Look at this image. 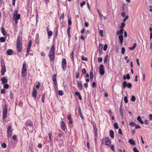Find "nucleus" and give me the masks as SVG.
Returning a JSON list of instances; mask_svg holds the SVG:
<instances>
[{"instance_id": "nucleus-1", "label": "nucleus", "mask_w": 152, "mask_h": 152, "mask_svg": "<svg viewBox=\"0 0 152 152\" xmlns=\"http://www.w3.org/2000/svg\"><path fill=\"white\" fill-rule=\"evenodd\" d=\"M55 46L53 45L51 46L50 50L49 53V56L50 59L53 61L55 59Z\"/></svg>"}, {"instance_id": "nucleus-2", "label": "nucleus", "mask_w": 152, "mask_h": 152, "mask_svg": "<svg viewBox=\"0 0 152 152\" xmlns=\"http://www.w3.org/2000/svg\"><path fill=\"white\" fill-rule=\"evenodd\" d=\"M124 32V29H121L119 31H118L116 32L117 35H119L118 36V38L120 40V44L121 45H122V44L123 42L124 37L122 34Z\"/></svg>"}, {"instance_id": "nucleus-3", "label": "nucleus", "mask_w": 152, "mask_h": 152, "mask_svg": "<svg viewBox=\"0 0 152 152\" xmlns=\"http://www.w3.org/2000/svg\"><path fill=\"white\" fill-rule=\"evenodd\" d=\"M1 75H4L5 74V72L6 71V66L4 60H1Z\"/></svg>"}, {"instance_id": "nucleus-4", "label": "nucleus", "mask_w": 152, "mask_h": 152, "mask_svg": "<svg viewBox=\"0 0 152 152\" xmlns=\"http://www.w3.org/2000/svg\"><path fill=\"white\" fill-rule=\"evenodd\" d=\"M27 75L26 64L24 63L22 66L21 75L22 77H25Z\"/></svg>"}, {"instance_id": "nucleus-5", "label": "nucleus", "mask_w": 152, "mask_h": 152, "mask_svg": "<svg viewBox=\"0 0 152 152\" xmlns=\"http://www.w3.org/2000/svg\"><path fill=\"white\" fill-rule=\"evenodd\" d=\"M7 106L5 105L3 109V119H5L7 117Z\"/></svg>"}, {"instance_id": "nucleus-6", "label": "nucleus", "mask_w": 152, "mask_h": 152, "mask_svg": "<svg viewBox=\"0 0 152 152\" xmlns=\"http://www.w3.org/2000/svg\"><path fill=\"white\" fill-rule=\"evenodd\" d=\"M126 87L129 88H131L132 87V85L131 83H127L126 81H124L122 84V88H125Z\"/></svg>"}, {"instance_id": "nucleus-7", "label": "nucleus", "mask_w": 152, "mask_h": 152, "mask_svg": "<svg viewBox=\"0 0 152 152\" xmlns=\"http://www.w3.org/2000/svg\"><path fill=\"white\" fill-rule=\"evenodd\" d=\"M66 61L65 59H63L62 61V68L64 71H65L66 69Z\"/></svg>"}, {"instance_id": "nucleus-8", "label": "nucleus", "mask_w": 152, "mask_h": 152, "mask_svg": "<svg viewBox=\"0 0 152 152\" xmlns=\"http://www.w3.org/2000/svg\"><path fill=\"white\" fill-rule=\"evenodd\" d=\"M12 127L11 126H9L7 130V136L8 137H10L12 134Z\"/></svg>"}, {"instance_id": "nucleus-9", "label": "nucleus", "mask_w": 152, "mask_h": 152, "mask_svg": "<svg viewBox=\"0 0 152 152\" xmlns=\"http://www.w3.org/2000/svg\"><path fill=\"white\" fill-rule=\"evenodd\" d=\"M100 74L102 75H103L104 73V66L102 64L100 65L99 67Z\"/></svg>"}, {"instance_id": "nucleus-10", "label": "nucleus", "mask_w": 152, "mask_h": 152, "mask_svg": "<svg viewBox=\"0 0 152 152\" xmlns=\"http://www.w3.org/2000/svg\"><path fill=\"white\" fill-rule=\"evenodd\" d=\"M77 86L78 88L80 90H82L83 88V86L82 85L81 83L78 80H77Z\"/></svg>"}, {"instance_id": "nucleus-11", "label": "nucleus", "mask_w": 152, "mask_h": 152, "mask_svg": "<svg viewBox=\"0 0 152 152\" xmlns=\"http://www.w3.org/2000/svg\"><path fill=\"white\" fill-rule=\"evenodd\" d=\"M105 145L110 146L111 144V141L109 138L106 137L105 139Z\"/></svg>"}, {"instance_id": "nucleus-12", "label": "nucleus", "mask_w": 152, "mask_h": 152, "mask_svg": "<svg viewBox=\"0 0 152 152\" xmlns=\"http://www.w3.org/2000/svg\"><path fill=\"white\" fill-rule=\"evenodd\" d=\"M17 50L19 52L21 51L22 48V44H16Z\"/></svg>"}, {"instance_id": "nucleus-13", "label": "nucleus", "mask_w": 152, "mask_h": 152, "mask_svg": "<svg viewBox=\"0 0 152 152\" xmlns=\"http://www.w3.org/2000/svg\"><path fill=\"white\" fill-rule=\"evenodd\" d=\"M37 90L35 88H34L33 89L32 95L34 98L35 99L37 96Z\"/></svg>"}, {"instance_id": "nucleus-14", "label": "nucleus", "mask_w": 152, "mask_h": 152, "mask_svg": "<svg viewBox=\"0 0 152 152\" xmlns=\"http://www.w3.org/2000/svg\"><path fill=\"white\" fill-rule=\"evenodd\" d=\"M56 74H54L52 76V80L54 83V85H57V81H56Z\"/></svg>"}, {"instance_id": "nucleus-15", "label": "nucleus", "mask_w": 152, "mask_h": 152, "mask_svg": "<svg viewBox=\"0 0 152 152\" xmlns=\"http://www.w3.org/2000/svg\"><path fill=\"white\" fill-rule=\"evenodd\" d=\"M61 129L63 130H65L66 128V125L63 121H61Z\"/></svg>"}, {"instance_id": "nucleus-16", "label": "nucleus", "mask_w": 152, "mask_h": 152, "mask_svg": "<svg viewBox=\"0 0 152 152\" xmlns=\"http://www.w3.org/2000/svg\"><path fill=\"white\" fill-rule=\"evenodd\" d=\"M26 126H28L30 128H32L33 126L32 122L31 121L29 122L28 121H27L26 122Z\"/></svg>"}, {"instance_id": "nucleus-17", "label": "nucleus", "mask_w": 152, "mask_h": 152, "mask_svg": "<svg viewBox=\"0 0 152 152\" xmlns=\"http://www.w3.org/2000/svg\"><path fill=\"white\" fill-rule=\"evenodd\" d=\"M67 118V119L69 120V123L70 124H71L72 123V121L71 119V115L70 114H69L68 115Z\"/></svg>"}, {"instance_id": "nucleus-18", "label": "nucleus", "mask_w": 152, "mask_h": 152, "mask_svg": "<svg viewBox=\"0 0 152 152\" xmlns=\"http://www.w3.org/2000/svg\"><path fill=\"white\" fill-rule=\"evenodd\" d=\"M2 84L7 83V80L5 77H3L1 79Z\"/></svg>"}, {"instance_id": "nucleus-19", "label": "nucleus", "mask_w": 152, "mask_h": 152, "mask_svg": "<svg viewBox=\"0 0 152 152\" xmlns=\"http://www.w3.org/2000/svg\"><path fill=\"white\" fill-rule=\"evenodd\" d=\"M0 29L3 35L4 36L6 35V32L4 28L3 27H1Z\"/></svg>"}, {"instance_id": "nucleus-20", "label": "nucleus", "mask_w": 152, "mask_h": 152, "mask_svg": "<svg viewBox=\"0 0 152 152\" xmlns=\"http://www.w3.org/2000/svg\"><path fill=\"white\" fill-rule=\"evenodd\" d=\"M32 42L31 40H30L27 45V49L28 50H30L31 47Z\"/></svg>"}, {"instance_id": "nucleus-21", "label": "nucleus", "mask_w": 152, "mask_h": 152, "mask_svg": "<svg viewBox=\"0 0 152 152\" xmlns=\"http://www.w3.org/2000/svg\"><path fill=\"white\" fill-rule=\"evenodd\" d=\"M20 15L18 14L16 15H14L13 16V19H16V20H19L20 18Z\"/></svg>"}, {"instance_id": "nucleus-22", "label": "nucleus", "mask_w": 152, "mask_h": 152, "mask_svg": "<svg viewBox=\"0 0 152 152\" xmlns=\"http://www.w3.org/2000/svg\"><path fill=\"white\" fill-rule=\"evenodd\" d=\"M110 135L111 137L112 138H113L114 137V132L112 130H111L110 131Z\"/></svg>"}, {"instance_id": "nucleus-23", "label": "nucleus", "mask_w": 152, "mask_h": 152, "mask_svg": "<svg viewBox=\"0 0 152 152\" xmlns=\"http://www.w3.org/2000/svg\"><path fill=\"white\" fill-rule=\"evenodd\" d=\"M78 112L80 117L83 120H84V117L83 115L82 112H81V110L80 109L78 110Z\"/></svg>"}, {"instance_id": "nucleus-24", "label": "nucleus", "mask_w": 152, "mask_h": 152, "mask_svg": "<svg viewBox=\"0 0 152 152\" xmlns=\"http://www.w3.org/2000/svg\"><path fill=\"white\" fill-rule=\"evenodd\" d=\"M21 40L20 39L19 36H18L17 37V39L16 41V44H20L21 43Z\"/></svg>"}, {"instance_id": "nucleus-25", "label": "nucleus", "mask_w": 152, "mask_h": 152, "mask_svg": "<svg viewBox=\"0 0 152 152\" xmlns=\"http://www.w3.org/2000/svg\"><path fill=\"white\" fill-rule=\"evenodd\" d=\"M13 52V50L11 49H9L7 51V53L8 55H12Z\"/></svg>"}, {"instance_id": "nucleus-26", "label": "nucleus", "mask_w": 152, "mask_h": 152, "mask_svg": "<svg viewBox=\"0 0 152 152\" xmlns=\"http://www.w3.org/2000/svg\"><path fill=\"white\" fill-rule=\"evenodd\" d=\"M137 119L139 122L142 124H143V121L142 120L141 117L140 116H138L137 117Z\"/></svg>"}, {"instance_id": "nucleus-27", "label": "nucleus", "mask_w": 152, "mask_h": 152, "mask_svg": "<svg viewBox=\"0 0 152 152\" xmlns=\"http://www.w3.org/2000/svg\"><path fill=\"white\" fill-rule=\"evenodd\" d=\"M102 48H103V45L102 44L100 43L99 45V52H101V51H102Z\"/></svg>"}, {"instance_id": "nucleus-28", "label": "nucleus", "mask_w": 152, "mask_h": 152, "mask_svg": "<svg viewBox=\"0 0 152 152\" xmlns=\"http://www.w3.org/2000/svg\"><path fill=\"white\" fill-rule=\"evenodd\" d=\"M120 115L122 117H123V111L122 109V106L121 105L120 108Z\"/></svg>"}, {"instance_id": "nucleus-29", "label": "nucleus", "mask_w": 152, "mask_h": 152, "mask_svg": "<svg viewBox=\"0 0 152 152\" xmlns=\"http://www.w3.org/2000/svg\"><path fill=\"white\" fill-rule=\"evenodd\" d=\"M126 77L125 76V75H124V77H123V79L124 80H125L126 79V78H127V79L128 80H129L130 79V75H129V74H127L126 75Z\"/></svg>"}, {"instance_id": "nucleus-30", "label": "nucleus", "mask_w": 152, "mask_h": 152, "mask_svg": "<svg viewBox=\"0 0 152 152\" xmlns=\"http://www.w3.org/2000/svg\"><path fill=\"white\" fill-rule=\"evenodd\" d=\"M136 45H137V44L136 43H134L132 47H129V49L130 50H133L135 48V47H136Z\"/></svg>"}, {"instance_id": "nucleus-31", "label": "nucleus", "mask_w": 152, "mask_h": 152, "mask_svg": "<svg viewBox=\"0 0 152 152\" xmlns=\"http://www.w3.org/2000/svg\"><path fill=\"white\" fill-rule=\"evenodd\" d=\"M90 79L91 80H92L94 77V75L92 71L90 72Z\"/></svg>"}, {"instance_id": "nucleus-32", "label": "nucleus", "mask_w": 152, "mask_h": 152, "mask_svg": "<svg viewBox=\"0 0 152 152\" xmlns=\"http://www.w3.org/2000/svg\"><path fill=\"white\" fill-rule=\"evenodd\" d=\"M93 126L94 131H97V129L96 127L95 123L93 124Z\"/></svg>"}, {"instance_id": "nucleus-33", "label": "nucleus", "mask_w": 152, "mask_h": 152, "mask_svg": "<svg viewBox=\"0 0 152 152\" xmlns=\"http://www.w3.org/2000/svg\"><path fill=\"white\" fill-rule=\"evenodd\" d=\"M74 52L72 51L71 53L70 56H71V59L72 61H74Z\"/></svg>"}, {"instance_id": "nucleus-34", "label": "nucleus", "mask_w": 152, "mask_h": 152, "mask_svg": "<svg viewBox=\"0 0 152 152\" xmlns=\"http://www.w3.org/2000/svg\"><path fill=\"white\" fill-rule=\"evenodd\" d=\"M70 27H69L68 28L67 30V34L68 36L69 37H70Z\"/></svg>"}, {"instance_id": "nucleus-35", "label": "nucleus", "mask_w": 152, "mask_h": 152, "mask_svg": "<svg viewBox=\"0 0 152 152\" xmlns=\"http://www.w3.org/2000/svg\"><path fill=\"white\" fill-rule=\"evenodd\" d=\"M6 40L5 38L4 37H1L0 38V41L1 42H4Z\"/></svg>"}, {"instance_id": "nucleus-36", "label": "nucleus", "mask_w": 152, "mask_h": 152, "mask_svg": "<svg viewBox=\"0 0 152 152\" xmlns=\"http://www.w3.org/2000/svg\"><path fill=\"white\" fill-rule=\"evenodd\" d=\"M129 143L131 145H134L135 144L134 142L131 139H130L129 140Z\"/></svg>"}, {"instance_id": "nucleus-37", "label": "nucleus", "mask_w": 152, "mask_h": 152, "mask_svg": "<svg viewBox=\"0 0 152 152\" xmlns=\"http://www.w3.org/2000/svg\"><path fill=\"white\" fill-rule=\"evenodd\" d=\"M108 57V56L107 55H106L105 56L104 60V63H107Z\"/></svg>"}, {"instance_id": "nucleus-38", "label": "nucleus", "mask_w": 152, "mask_h": 152, "mask_svg": "<svg viewBox=\"0 0 152 152\" xmlns=\"http://www.w3.org/2000/svg\"><path fill=\"white\" fill-rule=\"evenodd\" d=\"M45 94H43L42 96L41 100L42 102L44 103V99H45Z\"/></svg>"}, {"instance_id": "nucleus-39", "label": "nucleus", "mask_w": 152, "mask_h": 152, "mask_svg": "<svg viewBox=\"0 0 152 152\" xmlns=\"http://www.w3.org/2000/svg\"><path fill=\"white\" fill-rule=\"evenodd\" d=\"M114 128L116 129H118L119 128L118 125L117 123H115L114 124Z\"/></svg>"}, {"instance_id": "nucleus-40", "label": "nucleus", "mask_w": 152, "mask_h": 152, "mask_svg": "<svg viewBox=\"0 0 152 152\" xmlns=\"http://www.w3.org/2000/svg\"><path fill=\"white\" fill-rule=\"evenodd\" d=\"M48 34V36L49 37L53 35V32L51 31H49L47 32Z\"/></svg>"}, {"instance_id": "nucleus-41", "label": "nucleus", "mask_w": 152, "mask_h": 152, "mask_svg": "<svg viewBox=\"0 0 152 152\" xmlns=\"http://www.w3.org/2000/svg\"><path fill=\"white\" fill-rule=\"evenodd\" d=\"M3 87L5 89H7L9 87V85L8 84L5 83Z\"/></svg>"}, {"instance_id": "nucleus-42", "label": "nucleus", "mask_w": 152, "mask_h": 152, "mask_svg": "<svg viewBox=\"0 0 152 152\" xmlns=\"http://www.w3.org/2000/svg\"><path fill=\"white\" fill-rule=\"evenodd\" d=\"M125 26V23L124 22H123L121 23V26H120V28L121 29H123V28Z\"/></svg>"}, {"instance_id": "nucleus-43", "label": "nucleus", "mask_w": 152, "mask_h": 152, "mask_svg": "<svg viewBox=\"0 0 152 152\" xmlns=\"http://www.w3.org/2000/svg\"><path fill=\"white\" fill-rule=\"evenodd\" d=\"M64 17V13H63L60 16V20H63Z\"/></svg>"}, {"instance_id": "nucleus-44", "label": "nucleus", "mask_w": 152, "mask_h": 152, "mask_svg": "<svg viewBox=\"0 0 152 152\" xmlns=\"http://www.w3.org/2000/svg\"><path fill=\"white\" fill-rule=\"evenodd\" d=\"M76 75L75 76V77L76 79H78L80 76V73L79 72L76 73Z\"/></svg>"}, {"instance_id": "nucleus-45", "label": "nucleus", "mask_w": 152, "mask_h": 152, "mask_svg": "<svg viewBox=\"0 0 152 152\" xmlns=\"http://www.w3.org/2000/svg\"><path fill=\"white\" fill-rule=\"evenodd\" d=\"M136 100V98L134 96H132L131 100L132 102H134Z\"/></svg>"}, {"instance_id": "nucleus-46", "label": "nucleus", "mask_w": 152, "mask_h": 152, "mask_svg": "<svg viewBox=\"0 0 152 152\" xmlns=\"http://www.w3.org/2000/svg\"><path fill=\"white\" fill-rule=\"evenodd\" d=\"M58 94L61 96H62L64 94V93H63L62 90H59L58 91Z\"/></svg>"}, {"instance_id": "nucleus-47", "label": "nucleus", "mask_w": 152, "mask_h": 152, "mask_svg": "<svg viewBox=\"0 0 152 152\" xmlns=\"http://www.w3.org/2000/svg\"><path fill=\"white\" fill-rule=\"evenodd\" d=\"M7 144L5 143H3L1 144V146L3 148H5L7 147Z\"/></svg>"}, {"instance_id": "nucleus-48", "label": "nucleus", "mask_w": 152, "mask_h": 152, "mask_svg": "<svg viewBox=\"0 0 152 152\" xmlns=\"http://www.w3.org/2000/svg\"><path fill=\"white\" fill-rule=\"evenodd\" d=\"M129 124L131 126H135L136 124L134 122H132L129 123Z\"/></svg>"}, {"instance_id": "nucleus-49", "label": "nucleus", "mask_w": 152, "mask_h": 152, "mask_svg": "<svg viewBox=\"0 0 152 152\" xmlns=\"http://www.w3.org/2000/svg\"><path fill=\"white\" fill-rule=\"evenodd\" d=\"M121 49V53L122 54H124L125 50V48L124 47H122Z\"/></svg>"}, {"instance_id": "nucleus-50", "label": "nucleus", "mask_w": 152, "mask_h": 152, "mask_svg": "<svg viewBox=\"0 0 152 152\" xmlns=\"http://www.w3.org/2000/svg\"><path fill=\"white\" fill-rule=\"evenodd\" d=\"M85 57L83 56H81V60L82 61H87V58H84Z\"/></svg>"}, {"instance_id": "nucleus-51", "label": "nucleus", "mask_w": 152, "mask_h": 152, "mask_svg": "<svg viewBox=\"0 0 152 152\" xmlns=\"http://www.w3.org/2000/svg\"><path fill=\"white\" fill-rule=\"evenodd\" d=\"M99 34H100V35L102 37L103 36V31L102 30H100L99 31Z\"/></svg>"}, {"instance_id": "nucleus-52", "label": "nucleus", "mask_w": 152, "mask_h": 152, "mask_svg": "<svg viewBox=\"0 0 152 152\" xmlns=\"http://www.w3.org/2000/svg\"><path fill=\"white\" fill-rule=\"evenodd\" d=\"M12 139L15 141L17 140V137L16 135H15L13 136Z\"/></svg>"}, {"instance_id": "nucleus-53", "label": "nucleus", "mask_w": 152, "mask_h": 152, "mask_svg": "<svg viewBox=\"0 0 152 152\" xmlns=\"http://www.w3.org/2000/svg\"><path fill=\"white\" fill-rule=\"evenodd\" d=\"M96 83L95 82H94L92 84V87L93 88H95L96 86Z\"/></svg>"}, {"instance_id": "nucleus-54", "label": "nucleus", "mask_w": 152, "mask_h": 152, "mask_svg": "<svg viewBox=\"0 0 152 152\" xmlns=\"http://www.w3.org/2000/svg\"><path fill=\"white\" fill-rule=\"evenodd\" d=\"M124 101L125 103H128V98L127 96H125L124 97Z\"/></svg>"}, {"instance_id": "nucleus-55", "label": "nucleus", "mask_w": 152, "mask_h": 152, "mask_svg": "<svg viewBox=\"0 0 152 152\" xmlns=\"http://www.w3.org/2000/svg\"><path fill=\"white\" fill-rule=\"evenodd\" d=\"M98 60L99 63H101L102 61V59L101 57H99L98 58Z\"/></svg>"}, {"instance_id": "nucleus-56", "label": "nucleus", "mask_w": 152, "mask_h": 152, "mask_svg": "<svg viewBox=\"0 0 152 152\" xmlns=\"http://www.w3.org/2000/svg\"><path fill=\"white\" fill-rule=\"evenodd\" d=\"M52 134V133H49L48 134V135L49 136V140L50 141H51V136Z\"/></svg>"}, {"instance_id": "nucleus-57", "label": "nucleus", "mask_w": 152, "mask_h": 152, "mask_svg": "<svg viewBox=\"0 0 152 152\" xmlns=\"http://www.w3.org/2000/svg\"><path fill=\"white\" fill-rule=\"evenodd\" d=\"M128 18H129V16L127 15V16H126L125 17L124 19L123 20V22H125L126 20Z\"/></svg>"}, {"instance_id": "nucleus-58", "label": "nucleus", "mask_w": 152, "mask_h": 152, "mask_svg": "<svg viewBox=\"0 0 152 152\" xmlns=\"http://www.w3.org/2000/svg\"><path fill=\"white\" fill-rule=\"evenodd\" d=\"M10 99H13V94L12 93L11 91L10 92Z\"/></svg>"}, {"instance_id": "nucleus-59", "label": "nucleus", "mask_w": 152, "mask_h": 152, "mask_svg": "<svg viewBox=\"0 0 152 152\" xmlns=\"http://www.w3.org/2000/svg\"><path fill=\"white\" fill-rule=\"evenodd\" d=\"M107 44L105 45L104 46V47L103 48V50L104 51H105L107 50Z\"/></svg>"}, {"instance_id": "nucleus-60", "label": "nucleus", "mask_w": 152, "mask_h": 152, "mask_svg": "<svg viewBox=\"0 0 152 152\" xmlns=\"http://www.w3.org/2000/svg\"><path fill=\"white\" fill-rule=\"evenodd\" d=\"M86 4V3L85 2V1H83L81 3H80V6L81 7H82L83 6H84V5H85Z\"/></svg>"}, {"instance_id": "nucleus-61", "label": "nucleus", "mask_w": 152, "mask_h": 152, "mask_svg": "<svg viewBox=\"0 0 152 152\" xmlns=\"http://www.w3.org/2000/svg\"><path fill=\"white\" fill-rule=\"evenodd\" d=\"M82 72L83 73L85 74L86 72V70L85 68H83L82 69Z\"/></svg>"}, {"instance_id": "nucleus-62", "label": "nucleus", "mask_w": 152, "mask_h": 152, "mask_svg": "<svg viewBox=\"0 0 152 152\" xmlns=\"http://www.w3.org/2000/svg\"><path fill=\"white\" fill-rule=\"evenodd\" d=\"M136 62L137 63V65H138V66H140V64L139 63V59L138 58H137L136 59Z\"/></svg>"}, {"instance_id": "nucleus-63", "label": "nucleus", "mask_w": 152, "mask_h": 152, "mask_svg": "<svg viewBox=\"0 0 152 152\" xmlns=\"http://www.w3.org/2000/svg\"><path fill=\"white\" fill-rule=\"evenodd\" d=\"M133 150L134 152H139L138 150H137V148L136 147H134Z\"/></svg>"}, {"instance_id": "nucleus-64", "label": "nucleus", "mask_w": 152, "mask_h": 152, "mask_svg": "<svg viewBox=\"0 0 152 152\" xmlns=\"http://www.w3.org/2000/svg\"><path fill=\"white\" fill-rule=\"evenodd\" d=\"M110 148L113 151H114L115 149H114V146L113 145H112L110 146Z\"/></svg>"}]
</instances>
